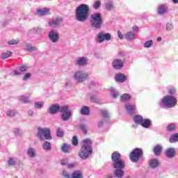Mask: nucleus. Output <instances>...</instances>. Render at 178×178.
Here are the masks:
<instances>
[{
    "mask_svg": "<svg viewBox=\"0 0 178 178\" xmlns=\"http://www.w3.org/2000/svg\"><path fill=\"white\" fill-rule=\"evenodd\" d=\"M90 16V6L87 4L79 5L75 11V19L76 22L84 23L87 22Z\"/></svg>",
    "mask_w": 178,
    "mask_h": 178,
    "instance_id": "obj_1",
    "label": "nucleus"
},
{
    "mask_svg": "<svg viewBox=\"0 0 178 178\" xmlns=\"http://www.w3.org/2000/svg\"><path fill=\"white\" fill-rule=\"evenodd\" d=\"M91 154H92V141L90 139H85L83 140L78 155L81 159L86 161V159H88Z\"/></svg>",
    "mask_w": 178,
    "mask_h": 178,
    "instance_id": "obj_2",
    "label": "nucleus"
},
{
    "mask_svg": "<svg viewBox=\"0 0 178 178\" xmlns=\"http://www.w3.org/2000/svg\"><path fill=\"white\" fill-rule=\"evenodd\" d=\"M104 24L102 15L99 13H95L90 16V25L95 30H100Z\"/></svg>",
    "mask_w": 178,
    "mask_h": 178,
    "instance_id": "obj_3",
    "label": "nucleus"
},
{
    "mask_svg": "<svg viewBox=\"0 0 178 178\" xmlns=\"http://www.w3.org/2000/svg\"><path fill=\"white\" fill-rule=\"evenodd\" d=\"M122 156L118 152H114L111 154L112 166L114 169H124L126 164L123 160H121Z\"/></svg>",
    "mask_w": 178,
    "mask_h": 178,
    "instance_id": "obj_4",
    "label": "nucleus"
},
{
    "mask_svg": "<svg viewBox=\"0 0 178 178\" xmlns=\"http://www.w3.org/2000/svg\"><path fill=\"white\" fill-rule=\"evenodd\" d=\"M73 79L76 83L81 84L90 79V73L83 70H78L74 73Z\"/></svg>",
    "mask_w": 178,
    "mask_h": 178,
    "instance_id": "obj_5",
    "label": "nucleus"
},
{
    "mask_svg": "<svg viewBox=\"0 0 178 178\" xmlns=\"http://www.w3.org/2000/svg\"><path fill=\"white\" fill-rule=\"evenodd\" d=\"M161 103L165 108H175L177 105V98L175 96L165 95L161 99Z\"/></svg>",
    "mask_w": 178,
    "mask_h": 178,
    "instance_id": "obj_6",
    "label": "nucleus"
},
{
    "mask_svg": "<svg viewBox=\"0 0 178 178\" xmlns=\"http://www.w3.org/2000/svg\"><path fill=\"white\" fill-rule=\"evenodd\" d=\"M37 137L40 141H45V140H52V136H51V131L48 128H41L38 129Z\"/></svg>",
    "mask_w": 178,
    "mask_h": 178,
    "instance_id": "obj_7",
    "label": "nucleus"
},
{
    "mask_svg": "<svg viewBox=\"0 0 178 178\" xmlns=\"http://www.w3.org/2000/svg\"><path fill=\"white\" fill-rule=\"evenodd\" d=\"M141 156H143V149L141 148L134 149L129 155L130 160L134 163H137Z\"/></svg>",
    "mask_w": 178,
    "mask_h": 178,
    "instance_id": "obj_8",
    "label": "nucleus"
},
{
    "mask_svg": "<svg viewBox=\"0 0 178 178\" xmlns=\"http://www.w3.org/2000/svg\"><path fill=\"white\" fill-rule=\"evenodd\" d=\"M111 40H112V35L104 31L99 32L96 36V42L97 44H102L104 41H111Z\"/></svg>",
    "mask_w": 178,
    "mask_h": 178,
    "instance_id": "obj_9",
    "label": "nucleus"
},
{
    "mask_svg": "<svg viewBox=\"0 0 178 178\" xmlns=\"http://www.w3.org/2000/svg\"><path fill=\"white\" fill-rule=\"evenodd\" d=\"M61 119L63 122H67L72 117V111L68 106H61L60 108Z\"/></svg>",
    "mask_w": 178,
    "mask_h": 178,
    "instance_id": "obj_10",
    "label": "nucleus"
},
{
    "mask_svg": "<svg viewBox=\"0 0 178 178\" xmlns=\"http://www.w3.org/2000/svg\"><path fill=\"white\" fill-rule=\"evenodd\" d=\"M48 39L51 42H53L54 44H56L59 41V38H60V35H59V32L55 29H51L48 33Z\"/></svg>",
    "mask_w": 178,
    "mask_h": 178,
    "instance_id": "obj_11",
    "label": "nucleus"
},
{
    "mask_svg": "<svg viewBox=\"0 0 178 178\" xmlns=\"http://www.w3.org/2000/svg\"><path fill=\"white\" fill-rule=\"evenodd\" d=\"M63 23V18L58 17L55 19H50L48 22L49 26L52 29H58L62 27Z\"/></svg>",
    "mask_w": 178,
    "mask_h": 178,
    "instance_id": "obj_12",
    "label": "nucleus"
},
{
    "mask_svg": "<svg viewBox=\"0 0 178 178\" xmlns=\"http://www.w3.org/2000/svg\"><path fill=\"white\" fill-rule=\"evenodd\" d=\"M112 66L115 70H120V69H123L124 63L120 58H115L113 60Z\"/></svg>",
    "mask_w": 178,
    "mask_h": 178,
    "instance_id": "obj_13",
    "label": "nucleus"
},
{
    "mask_svg": "<svg viewBox=\"0 0 178 178\" xmlns=\"http://www.w3.org/2000/svg\"><path fill=\"white\" fill-rule=\"evenodd\" d=\"M77 66H87L88 64V57L87 56H79L75 60Z\"/></svg>",
    "mask_w": 178,
    "mask_h": 178,
    "instance_id": "obj_14",
    "label": "nucleus"
},
{
    "mask_svg": "<svg viewBox=\"0 0 178 178\" xmlns=\"http://www.w3.org/2000/svg\"><path fill=\"white\" fill-rule=\"evenodd\" d=\"M7 165L8 168H13L17 165V157L16 156H8L6 161Z\"/></svg>",
    "mask_w": 178,
    "mask_h": 178,
    "instance_id": "obj_15",
    "label": "nucleus"
},
{
    "mask_svg": "<svg viewBox=\"0 0 178 178\" xmlns=\"http://www.w3.org/2000/svg\"><path fill=\"white\" fill-rule=\"evenodd\" d=\"M165 155L167 158H169L170 159L172 158H175V156L176 155V149L173 147L168 148L165 152Z\"/></svg>",
    "mask_w": 178,
    "mask_h": 178,
    "instance_id": "obj_16",
    "label": "nucleus"
},
{
    "mask_svg": "<svg viewBox=\"0 0 178 178\" xmlns=\"http://www.w3.org/2000/svg\"><path fill=\"white\" fill-rule=\"evenodd\" d=\"M124 37L127 41H134V40L137 38V35L133 31H128L124 33Z\"/></svg>",
    "mask_w": 178,
    "mask_h": 178,
    "instance_id": "obj_17",
    "label": "nucleus"
},
{
    "mask_svg": "<svg viewBox=\"0 0 178 178\" xmlns=\"http://www.w3.org/2000/svg\"><path fill=\"white\" fill-rule=\"evenodd\" d=\"M148 165L150 169H156L159 166V160L156 159H152L148 161Z\"/></svg>",
    "mask_w": 178,
    "mask_h": 178,
    "instance_id": "obj_18",
    "label": "nucleus"
},
{
    "mask_svg": "<svg viewBox=\"0 0 178 178\" xmlns=\"http://www.w3.org/2000/svg\"><path fill=\"white\" fill-rule=\"evenodd\" d=\"M60 108L58 104H53L49 108V112L51 115H55L58 112H60Z\"/></svg>",
    "mask_w": 178,
    "mask_h": 178,
    "instance_id": "obj_19",
    "label": "nucleus"
},
{
    "mask_svg": "<svg viewBox=\"0 0 178 178\" xmlns=\"http://www.w3.org/2000/svg\"><path fill=\"white\" fill-rule=\"evenodd\" d=\"M127 79V76L123 73H118L115 74V81L118 83H124Z\"/></svg>",
    "mask_w": 178,
    "mask_h": 178,
    "instance_id": "obj_20",
    "label": "nucleus"
},
{
    "mask_svg": "<svg viewBox=\"0 0 178 178\" xmlns=\"http://www.w3.org/2000/svg\"><path fill=\"white\" fill-rule=\"evenodd\" d=\"M104 8L106 10H115V4L113 3V1H108L104 3Z\"/></svg>",
    "mask_w": 178,
    "mask_h": 178,
    "instance_id": "obj_21",
    "label": "nucleus"
},
{
    "mask_svg": "<svg viewBox=\"0 0 178 178\" xmlns=\"http://www.w3.org/2000/svg\"><path fill=\"white\" fill-rule=\"evenodd\" d=\"M158 13L161 15L168 13V6L165 4H161L159 6Z\"/></svg>",
    "mask_w": 178,
    "mask_h": 178,
    "instance_id": "obj_22",
    "label": "nucleus"
},
{
    "mask_svg": "<svg viewBox=\"0 0 178 178\" xmlns=\"http://www.w3.org/2000/svg\"><path fill=\"white\" fill-rule=\"evenodd\" d=\"M125 109L127 113H129V115H133L136 111V105L127 104L125 105Z\"/></svg>",
    "mask_w": 178,
    "mask_h": 178,
    "instance_id": "obj_23",
    "label": "nucleus"
},
{
    "mask_svg": "<svg viewBox=\"0 0 178 178\" xmlns=\"http://www.w3.org/2000/svg\"><path fill=\"white\" fill-rule=\"evenodd\" d=\"M116 170L114 171V176L117 178H123L124 177V170L123 168H115Z\"/></svg>",
    "mask_w": 178,
    "mask_h": 178,
    "instance_id": "obj_24",
    "label": "nucleus"
},
{
    "mask_svg": "<svg viewBox=\"0 0 178 178\" xmlns=\"http://www.w3.org/2000/svg\"><path fill=\"white\" fill-rule=\"evenodd\" d=\"M37 15L38 16H47V15H49V8H40L37 10Z\"/></svg>",
    "mask_w": 178,
    "mask_h": 178,
    "instance_id": "obj_25",
    "label": "nucleus"
},
{
    "mask_svg": "<svg viewBox=\"0 0 178 178\" xmlns=\"http://www.w3.org/2000/svg\"><path fill=\"white\" fill-rule=\"evenodd\" d=\"M152 124V122L150 121V120L148 118H145L143 120L140 126H142V127H144V129H149Z\"/></svg>",
    "mask_w": 178,
    "mask_h": 178,
    "instance_id": "obj_26",
    "label": "nucleus"
},
{
    "mask_svg": "<svg viewBox=\"0 0 178 178\" xmlns=\"http://www.w3.org/2000/svg\"><path fill=\"white\" fill-rule=\"evenodd\" d=\"M143 120H144V119H143V116L140 115H136L134 116V123H136V124L141 125V123H143Z\"/></svg>",
    "mask_w": 178,
    "mask_h": 178,
    "instance_id": "obj_27",
    "label": "nucleus"
},
{
    "mask_svg": "<svg viewBox=\"0 0 178 178\" xmlns=\"http://www.w3.org/2000/svg\"><path fill=\"white\" fill-rule=\"evenodd\" d=\"M71 149L72 146L67 143H64L61 147L62 152H65V154L69 153Z\"/></svg>",
    "mask_w": 178,
    "mask_h": 178,
    "instance_id": "obj_28",
    "label": "nucleus"
},
{
    "mask_svg": "<svg viewBox=\"0 0 178 178\" xmlns=\"http://www.w3.org/2000/svg\"><path fill=\"white\" fill-rule=\"evenodd\" d=\"M18 99H19V101H21V102H23L24 104H31V102H32L31 100L29 97H27L24 95L19 96Z\"/></svg>",
    "mask_w": 178,
    "mask_h": 178,
    "instance_id": "obj_29",
    "label": "nucleus"
},
{
    "mask_svg": "<svg viewBox=\"0 0 178 178\" xmlns=\"http://www.w3.org/2000/svg\"><path fill=\"white\" fill-rule=\"evenodd\" d=\"M161 152H162V145H156L154 148V154L159 156V155H161Z\"/></svg>",
    "mask_w": 178,
    "mask_h": 178,
    "instance_id": "obj_30",
    "label": "nucleus"
},
{
    "mask_svg": "<svg viewBox=\"0 0 178 178\" xmlns=\"http://www.w3.org/2000/svg\"><path fill=\"white\" fill-rule=\"evenodd\" d=\"M131 99V96L127 93L123 94L120 97V101L122 102H127V101H130Z\"/></svg>",
    "mask_w": 178,
    "mask_h": 178,
    "instance_id": "obj_31",
    "label": "nucleus"
},
{
    "mask_svg": "<svg viewBox=\"0 0 178 178\" xmlns=\"http://www.w3.org/2000/svg\"><path fill=\"white\" fill-rule=\"evenodd\" d=\"M168 92V95H170V97H176L177 95V89H176V88H169Z\"/></svg>",
    "mask_w": 178,
    "mask_h": 178,
    "instance_id": "obj_32",
    "label": "nucleus"
},
{
    "mask_svg": "<svg viewBox=\"0 0 178 178\" xmlns=\"http://www.w3.org/2000/svg\"><path fill=\"white\" fill-rule=\"evenodd\" d=\"M72 178H83V172L80 170H76L72 174Z\"/></svg>",
    "mask_w": 178,
    "mask_h": 178,
    "instance_id": "obj_33",
    "label": "nucleus"
},
{
    "mask_svg": "<svg viewBox=\"0 0 178 178\" xmlns=\"http://www.w3.org/2000/svg\"><path fill=\"white\" fill-rule=\"evenodd\" d=\"M81 113L85 116H88V115H90V108L87 106L82 107L81 109Z\"/></svg>",
    "mask_w": 178,
    "mask_h": 178,
    "instance_id": "obj_34",
    "label": "nucleus"
},
{
    "mask_svg": "<svg viewBox=\"0 0 178 178\" xmlns=\"http://www.w3.org/2000/svg\"><path fill=\"white\" fill-rule=\"evenodd\" d=\"M25 47L29 52H34V51H37V47L31 46V44L30 43H26Z\"/></svg>",
    "mask_w": 178,
    "mask_h": 178,
    "instance_id": "obj_35",
    "label": "nucleus"
},
{
    "mask_svg": "<svg viewBox=\"0 0 178 178\" xmlns=\"http://www.w3.org/2000/svg\"><path fill=\"white\" fill-rule=\"evenodd\" d=\"M42 148L44 151H51V143L48 141H44L42 144Z\"/></svg>",
    "mask_w": 178,
    "mask_h": 178,
    "instance_id": "obj_36",
    "label": "nucleus"
},
{
    "mask_svg": "<svg viewBox=\"0 0 178 178\" xmlns=\"http://www.w3.org/2000/svg\"><path fill=\"white\" fill-rule=\"evenodd\" d=\"M27 155L30 158H35V149H34V148H29L27 150Z\"/></svg>",
    "mask_w": 178,
    "mask_h": 178,
    "instance_id": "obj_37",
    "label": "nucleus"
},
{
    "mask_svg": "<svg viewBox=\"0 0 178 178\" xmlns=\"http://www.w3.org/2000/svg\"><path fill=\"white\" fill-rule=\"evenodd\" d=\"M34 108L36 109H42L44 108V102L38 101L34 103Z\"/></svg>",
    "mask_w": 178,
    "mask_h": 178,
    "instance_id": "obj_38",
    "label": "nucleus"
},
{
    "mask_svg": "<svg viewBox=\"0 0 178 178\" xmlns=\"http://www.w3.org/2000/svg\"><path fill=\"white\" fill-rule=\"evenodd\" d=\"M56 134L57 137L62 138V137H63V136H65V132H63V130L61 128L58 127V128H57Z\"/></svg>",
    "mask_w": 178,
    "mask_h": 178,
    "instance_id": "obj_39",
    "label": "nucleus"
},
{
    "mask_svg": "<svg viewBox=\"0 0 178 178\" xmlns=\"http://www.w3.org/2000/svg\"><path fill=\"white\" fill-rule=\"evenodd\" d=\"M152 45H154V41L152 40H147L143 44L144 48H151Z\"/></svg>",
    "mask_w": 178,
    "mask_h": 178,
    "instance_id": "obj_40",
    "label": "nucleus"
},
{
    "mask_svg": "<svg viewBox=\"0 0 178 178\" xmlns=\"http://www.w3.org/2000/svg\"><path fill=\"white\" fill-rule=\"evenodd\" d=\"M79 129L83 133H84V134H87L88 133V129H87V125H86V124H81L79 125Z\"/></svg>",
    "mask_w": 178,
    "mask_h": 178,
    "instance_id": "obj_41",
    "label": "nucleus"
},
{
    "mask_svg": "<svg viewBox=\"0 0 178 178\" xmlns=\"http://www.w3.org/2000/svg\"><path fill=\"white\" fill-rule=\"evenodd\" d=\"M12 56V52L11 51H6L3 53L1 55V59H8V58H10Z\"/></svg>",
    "mask_w": 178,
    "mask_h": 178,
    "instance_id": "obj_42",
    "label": "nucleus"
},
{
    "mask_svg": "<svg viewBox=\"0 0 178 178\" xmlns=\"http://www.w3.org/2000/svg\"><path fill=\"white\" fill-rule=\"evenodd\" d=\"M17 115V112H16L15 110H9L6 113V115L9 116L10 118H15Z\"/></svg>",
    "mask_w": 178,
    "mask_h": 178,
    "instance_id": "obj_43",
    "label": "nucleus"
},
{
    "mask_svg": "<svg viewBox=\"0 0 178 178\" xmlns=\"http://www.w3.org/2000/svg\"><path fill=\"white\" fill-rule=\"evenodd\" d=\"M178 141V134L172 135L170 138V143H177Z\"/></svg>",
    "mask_w": 178,
    "mask_h": 178,
    "instance_id": "obj_44",
    "label": "nucleus"
},
{
    "mask_svg": "<svg viewBox=\"0 0 178 178\" xmlns=\"http://www.w3.org/2000/svg\"><path fill=\"white\" fill-rule=\"evenodd\" d=\"M110 92H111L113 98H117L118 97H119V92H118V91H116L115 88H111Z\"/></svg>",
    "mask_w": 178,
    "mask_h": 178,
    "instance_id": "obj_45",
    "label": "nucleus"
},
{
    "mask_svg": "<svg viewBox=\"0 0 178 178\" xmlns=\"http://www.w3.org/2000/svg\"><path fill=\"white\" fill-rule=\"evenodd\" d=\"M101 112L103 119H105L106 120V119H109V113L106 109L102 110Z\"/></svg>",
    "mask_w": 178,
    "mask_h": 178,
    "instance_id": "obj_46",
    "label": "nucleus"
},
{
    "mask_svg": "<svg viewBox=\"0 0 178 178\" xmlns=\"http://www.w3.org/2000/svg\"><path fill=\"white\" fill-rule=\"evenodd\" d=\"M90 102H93L94 104H98L99 102L98 100V97H97L95 95L90 96Z\"/></svg>",
    "mask_w": 178,
    "mask_h": 178,
    "instance_id": "obj_47",
    "label": "nucleus"
},
{
    "mask_svg": "<svg viewBox=\"0 0 178 178\" xmlns=\"http://www.w3.org/2000/svg\"><path fill=\"white\" fill-rule=\"evenodd\" d=\"M175 129H176V124L175 123L169 124L167 127V130L168 131H173V130H175Z\"/></svg>",
    "mask_w": 178,
    "mask_h": 178,
    "instance_id": "obj_48",
    "label": "nucleus"
},
{
    "mask_svg": "<svg viewBox=\"0 0 178 178\" xmlns=\"http://www.w3.org/2000/svg\"><path fill=\"white\" fill-rule=\"evenodd\" d=\"M31 78V73L28 72L26 73L22 78L23 81H29Z\"/></svg>",
    "mask_w": 178,
    "mask_h": 178,
    "instance_id": "obj_49",
    "label": "nucleus"
},
{
    "mask_svg": "<svg viewBox=\"0 0 178 178\" xmlns=\"http://www.w3.org/2000/svg\"><path fill=\"white\" fill-rule=\"evenodd\" d=\"M93 8L94 9H95L96 10L99 9V8H101V1H95L94 4H93Z\"/></svg>",
    "mask_w": 178,
    "mask_h": 178,
    "instance_id": "obj_50",
    "label": "nucleus"
},
{
    "mask_svg": "<svg viewBox=\"0 0 178 178\" xmlns=\"http://www.w3.org/2000/svg\"><path fill=\"white\" fill-rule=\"evenodd\" d=\"M105 122H106V120H105V119H104V118L99 120L97 122V126H98V127H104V124Z\"/></svg>",
    "mask_w": 178,
    "mask_h": 178,
    "instance_id": "obj_51",
    "label": "nucleus"
},
{
    "mask_svg": "<svg viewBox=\"0 0 178 178\" xmlns=\"http://www.w3.org/2000/svg\"><path fill=\"white\" fill-rule=\"evenodd\" d=\"M60 163L62 166H67L68 163H69V161L66 159H61L60 161Z\"/></svg>",
    "mask_w": 178,
    "mask_h": 178,
    "instance_id": "obj_52",
    "label": "nucleus"
},
{
    "mask_svg": "<svg viewBox=\"0 0 178 178\" xmlns=\"http://www.w3.org/2000/svg\"><path fill=\"white\" fill-rule=\"evenodd\" d=\"M9 45H16L19 44V40H11L8 42Z\"/></svg>",
    "mask_w": 178,
    "mask_h": 178,
    "instance_id": "obj_53",
    "label": "nucleus"
},
{
    "mask_svg": "<svg viewBox=\"0 0 178 178\" xmlns=\"http://www.w3.org/2000/svg\"><path fill=\"white\" fill-rule=\"evenodd\" d=\"M62 175H63V177H65V178H72V176L70 175V174H69V173L67 172V171H66V170H63V171Z\"/></svg>",
    "mask_w": 178,
    "mask_h": 178,
    "instance_id": "obj_54",
    "label": "nucleus"
},
{
    "mask_svg": "<svg viewBox=\"0 0 178 178\" xmlns=\"http://www.w3.org/2000/svg\"><path fill=\"white\" fill-rule=\"evenodd\" d=\"M166 30H167V31H170L171 30H173V24L167 23L166 24Z\"/></svg>",
    "mask_w": 178,
    "mask_h": 178,
    "instance_id": "obj_55",
    "label": "nucleus"
},
{
    "mask_svg": "<svg viewBox=\"0 0 178 178\" xmlns=\"http://www.w3.org/2000/svg\"><path fill=\"white\" fill-rule=\"evenodd\" d=\"M72 143L73 145H77L79 144V140H77V136H73L72 139Z\"/></svg>",
    "mask_w": 178,
    "mask_h": 178,
    "instance_id": "obj_56",
    "label": "nucleus"
},
{
    "mask_svg": "<svg viewBox=\"0 0 178 178\" xmlns=\"http://www.w3.org/2000/svg\"><path fill=\"white\" fill-rule=\"evenodd\" d=\"M19 69V71H21V72H27L29 67L23 65L20 66Z\"/></svg>",
    "mask_w": 178,
    "mask_h": 178,
    "instance_id": "obj_57",
    "label": "nucleus"
},
{
    "mask_svg": "<svg viewBox=\"0 0 178 178\" xmlns=\"http://www.w3.org/2000/svg\"><path fill=\"white\" fill-rule=\"evenodd\" d=\"M118 38H120V40H123L124 38V35H123V33H122V31H118Z\"/></svg>",
    "mask_w": 178,
    "mask_h": 178,
    "instance_id": "obj_58",
    "label": "nucleus"
},
{
    "mask_svg": "<svg viewBox=\"0 0 178 178\" xmlns=\"http://www.w3.org/2000/svg\"><path fill=\"white\" fill-rule=\"evenodd\" d=\"M67 166L68 169H73L74 168H76V163H68Z\"/></svg>",
    "mask_w": 178,
    "mask_h": 178,
    "instance_id": "obj_59",
    "label": "nucleus"
},
{
    "mask_svg": "<svg viewBox=\"0 0 178 178\" xmlns=\"http://www.w3.org/2000/svg\"><path fill=\"white\" fill-rule=\"evenodd\" d=\"M14 133H15V136H20V129H15Z\"/></svg>",
    "mask_w": 178,
    "mask_h": 178,
    "instance_id": "obj_60",
    "label": "nucleus"
},
{
    "mask_svg": "<svg viewBox=\"0 0 178 178\" xmlns=\"http://www.w3.org/2000/svg\"><path fill=\"white\" fill-rule=\"evenodd\" d=\"M27 114L28 116H34V111L33 110H28Z\"/></svg>",
    "mask_w": 178,
    "mask_h": 178,
    "instance_id": "obj_61",
    "label": "nucleus"
},
{
    "mask_svg": "<svg viewBox=\"0 0 178 178\" xmlns=\"http://www.w3.org/2000/svg\"><path fill=\"white\" fill-rule=\"evenodd\" d=\"M65 87H70L72 86V83L70 81H66L64 83Z\"/></svg>",
    "mask_w": 178,
    "mask_h": 178,
    "instance_id": "obj_62",
    "label": "nucleus"
},
{
    "mask_svg": "<svg viewBox=\"0 0 178 178\" xmlns=\"http://www.w3.org/2000/svg\"><path fill=\"white\" fill-rule=\"evenodd\" d=\"M21 74H22V72H20L17 70L14 71V76H20Z\"/></svg>",
    "mask_w": 178,
    "mask_h": 178,
    "instance_id": "obj_63",
    "label": "nucleus"
},
{
    "mask_svg": "<svg viewBox=\"0 0 178 178\" xmlns=\"http://www.w3.org/2000/svg\"><path fill=\"white\" fill-rule=\"evenodd\" d=\"M132 30H133V31H137V30H138V27H137V26H133V27H132Z\"/></svg>",
    "mask_w": 178,
    "mask_h": 178,
    "instance_id": "obj_64",
    "label": "nucleus"
}]
</instances>
